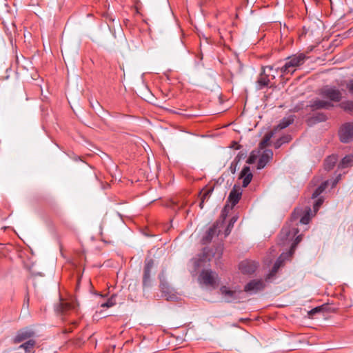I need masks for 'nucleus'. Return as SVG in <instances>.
I'll list each match as a JSON object with an SVG mask.
<instances>
[{
	"instance_id": "b1692460",
	"label": "nucleus",
	"mask_w": 353,
	"mask_h": 353,
	"mask_svg": "<svg viewBox=\"0 0 353 353\" xmlns=\"http://www.w3.org/2000/svg\"><path fill=\"white\" fill-rule=\"evenodd\" d=\"M329 181H326L321 184L312 194V199L317 198L327 187Z\"/></svg>"
},
{
	"instance_id": "6e6552de",
	"label": "nucleus",
	"mask_w": 353,
	"mask_h": 353,
	"mask_svg": "<svg viewBox=\"0 0 353 353\" xmlns=\"http://www.w3.org/2000/svg\"><path fill=\"white\" fill-rule=\"evenodd\" d=\"M340 140L343 143H349L353 140V123H346L340 129Z\"/></svg>"
},
{
	"instance_id": "2eb2a0df",
	"label": "nucleus",
	"mask_w": 353,
	"mask_h": 353,
	"mask_svg": "<svg viewBox=\"0 0 353 353\" xmlns=\"http://www.w3.org/2000/svg\"><path fill=\"white\" fill-rule=\"evenodd\" d=\"M273 158V152L270 150L267 149L265 150L263 152V154L259 157L258 164H257V169L261 170L263 169L267 163Z\"/></svg>"
},
{
	"instance_id": "c756f323",
	"label": "nucleus",
	"mask_w": 353,
	"mask_h": 353,
	"mask_svg": "<svg viewBox=\"0 0 353 353\" xmlns=\"http://www.w3.org/2000/svg\"><path fill=\"white\" fill-rule=\"evenodd\" d=\"M236 220H237V218L235 216H233L230 219V223L225 231V236H228L230 233L231 229L233 228L234 223L236 221Z\"/></svg>"
},
{
	"instance_id": "4c0bfd02",
	"label": "nucleus",
	"mask_w": 353,
	"mask_h": 353,
	"mask_svg": "<svg viewBox=\"0 0 353 353\" xmlns=\"http://www.w3.org/2000/svg\"><path fill=\"white\" fill-rule=\"evenodd\" d=\"M279 139H281V141H282V143L283 144V143H289L292 139V137L290 134H285V135L282 136L281 137H280Z\"/></svg>"
},
{
	"instance_id": "49530a36",
	"label": "nucleus",
	"mask_w": 353,
	"mask_h": 353,
	"mask_svg": "<svg viewBox=\"0 0 353 353\" xmlns=\"http://www.w3.org/2000/svg\"><path fill=\"white\" fill-rule=\"evenodd\" d=\"M204 202H205V201L201 200V202L199 203V207L201 209H203V205H204Z\"/></svg>"
},
{
	"instance_id": "cd10ccee",
	"label": "nucleus",
	"mask_w": 353,
	"mask_h": 353,
	"mask_svg": "<svg viewBox=\"0 0 353 353\" xmlns=\"http://www.w3.org/2000/svg\"><path fill=\"white\" fill-rule=\"evenodd\" d=\"M291 255H289L288 253H283L281 254V256L277 259V260L275 261L274 265L278 268L279 269L282 265V263L283 261L287 259L288 257H290Z\"/></svg>"
},
{
	"instance_id": "aec40b11",
	"label": "nucleus",
	"mask_w": 353,
	"mask_h": 353,
	"mask_svg": "<svg viewBox=\"0 0 353 353\" xmlns=\"http://www.w3.org/2000/svg\"><path fill=\"white\" fill-rule=\"evenodd\" d=\"M294 116L283 118L273 131L276 132L278 130H282L287 128L294 122Z\"/></svg>"
},
{
	"instance_id": "2f4dec72",
	"label": "nucleus",
	"mask_w": 353,
	"mask_h": 353,
	"mask_svg": "<svg viewBox=\"0 0 353 353\" xmlns=\"http://www.w3.org/2000/svg\"><path fill=\"white\" fill-rule=\"evenodd\" d=\"M301 236H298L296 238L294 242L292 243V245L290 248V250L288 252L289 255H291V256L292 255L296 245L301 241Z\"/></svg>"
},
{
	"instance_id": "e433bc0d",
	"label": "nucleus",
	"mask_w": 353,
	"mask_h": 353,
	"mask_svg": "<svg viewBox=\"0 0 353 353\" xmlns=\"http://www.w3.org/2000/svg\"><path fill=\"white\" fill-rule=\"evenodd\" d=\"M238 162L236 161L233 160V161L231 163L230 166L229 168L230 172L232 174H234L236 171Z\"/></svg>"
},
{
	"instance_id": "bb28decb",
	"label": "nucleus",
	"mask_w": 353,
	"mask_h": 353,
	"mask_svg": "<svg viewBox=\"0 0 353 353\" xmlns=\"http://www.w3.org/2000/svg\"><path fill=\"white\" fill-rule=\"evenodd\" d=\"M274 133L275 132L272 130L265 134L264 137L263 138L262 141L259 144L261 148H264L269 144V142L271 138L274 136Z\"/></svg>"
},
{
	"instance_id": "6ab92c4d",
	"label": "nucleus",
	"mask_w": 353,
	"mask_h": 353,
	"mask_svg": "<svg viewBox=\"0 0 353 353\" xmlns=\"http://www.w3.org/2000/svg\"><path fill=\"white\" fill-rule=\"evenodd\" d=\"M253 175L249 166H245L240 174V178L243 179V187L246 188L251 182Z\"/></svg>"
},
{
	"instance_id": "de8ad7c7",
	"label": "nucleus",
	"mask_w": 353,
	"mask_h": 353,
	"mask_svg": "<svg viewBox=\"0 0 353 353\" xmlns=\"http://www.w3.org/2000/svg\"><path fill=\"white\" fill-rule=\"evenodd\" d=\"M25 302L27 304V307H28V305H29V296H27L26 297Z\"/></svg>"
},
{
	"instance_id": "f8f14e48",
	"label": "nucleus",
	"mask_w": 353,
	"mask_h": 353,
	"mask_svg": "<svg viewBox=\"0 0 353 353\" xmlns=\"http://www.w3.org/2000/svg\"><path fill=\"white\" fill-rule=\"evenodd\" d=\"M265 284L262 280H252L244 287V291L250 294H255L263 290Z\"/></svg>"
},
{
	"instance_id": "9b49d317",
	"label": "nucleus",
	"mask_w": 353,
	"mask_h": 353,
	"mask_svg": "<svg viewBox=\"0 0 353 353\" xmlns=\"http://www.w3.org/2000/svg\"><path fill=\"white\" fill-rule=\"evenodd\" d=\"M333 105L330 101L314 99L310 101V104L307 105L306 108H309L311 111H316L321 109H329Z\"/></svg>"
},
{
	"instance_id": "7ed1b4c3",
	"label": "nucleus",
	"mask_w": 353,
	"mask_h": 353,
	"mask_svg": "<svg viewBox=\"0 0 353 353\" xmlns=\"http://www.w3.org/2000/svg\"><path fill=\"white\" fill-rule=\"evenodd\" d=\"M306 57L303 54H294L286 59L284 65L281 68V72L284 74H292L296 68L303 64Z\"/></svg>"
},
{
	"instance_id": "a18cd8bd",
	"label": "nucleus",
	"mask_w": 353,
	"mask_h": 353,
	"mask_svg": "<svg viewBox=\"0 0 353 353\" xmlns=\"http://www.w3.org/2000/svg\"><path fill=\"white\" fill-rule=\"evenodd\" d=\"M284 232H285L286 238H288V236H289V234H290V232H288V231H287V230L285 231V229H283V230H282V234H283Z\"/></svg>"
},
{
	"instance_id": "c03bdc74",
	"label": "nucleus",
	"mask_w": 353,
	"mask_h": 353,
	"mask_svg": "<svg viewBox=\"0 0 353 353\" xmlns=\"http://www.w3.org/2000/svg\"><path fill=\"white\" fill-rule=\"evenodd\" d=\"M341 179V174H339L336 179L334 180L332 187H334Z\"/></svg>"
},
{
	"instance_id": "58836bf2",
	"label": "nucleus",
	"mask_w": 353,
	"mask_h": 353,
	"mask_svg": "<svg viewBox=\"0 0 353 353\" xmlns=\"http://www.w3.org/2000/svg\"><path fill=\"white\" fill-rule=\"evenodd\" d=\"M279 268L276 266L273 265L272 270L270 271V274L268 275L266 279L270 280L272 277H273L276 273L277 272Z\"/></svg>"
},
{
	"instance_id": "9d476101",
	"label": "nucleus",
	"mask_w": 353,
	"mask_h": 353,
	"mask_svg": "<svg viewBox=\"0 0 353 353\" xmlns=\"http://www.w3.org/2000/svg\"><path fill=\"white\" fill-rule=\"evenodd\" d=\"M220 292L226 302H232L237 300L239 298V294L241 291H236V290H231L226 286H222L220 288Z\"/></svg>"
},
{
	"instance_id": "72a5a7b5",
	"label": "nucleus",
	"mask_w": 353,
	"mask_h": 353,
	"mask_svg": "<svg viewBox=\"0 0 353 353\" xmlns=\"http://www.w3.org/2000/svg\"><path fill=\"white\" fill-rule=\"evenodd\" d=\"M310 209H309L308 211L307 212V213L301 217L300 222L302 224H307L309 223V221L310 220Z\"/></svg>"
},
{
	"instance_id": "0eeeda50",
	"label": "nucleus",
	"mask_w": 353,
	"mask_h": 353,
	"mask_svg": "<svg viewBox=\"0 0 353 353\" xmlns=\"http://www.w3.org/2000/svg\"><path fill=\"white\" fill-rule=\"evenodd\" d=\"M218 279V274L212 270H203L199 275V280L201 283L205 285H215Z\"/></svg>"
},
{
	"instance_id": "393cba45",
	"label": "nucleus",
	"mask_w": 353,
	"mask_h": 353,
	"mask_svg": "<svg viewBox=\"0 0 353 353\" xmlns=\"http://www.w3.org/2000/svg\"><path fill=\"white\" fill-rule=\"evenodd\" d=\"M329 181H326L321 184L312 194V199L317 198L327 187Z\"/></svg>"
},
{
	"instance_id": "ea45409f",
	"label": "nucleus",
	"mask_w": 353,
	"mask_h": 353,
	"mask_svg": "<svg viewBox=\"0 0 353 353\" xmlns=\"http://www.w3.org/2000/svg\"><path fill=\"white\" fill-rule=\"evenodd\" d=\"M346 88L348 90L349 92L353 94V79L350 80L347 83Z\"/></svg>"
},
{
	"instance_id": "4468645a",
	"label": "nucleus",
	"mask_w": 353,
	"mask_h": 353,
	"mask_svg": "<svg viewBox=\"0 0 353 353\" xmlns=\"http://www.w3.org/2000/svg\"><path fill=\"white\" fill-rule=\"evenodd\" d=\"M258 263L253 261H243L239 264V270L242 273L251 274L257 269Z\"/></svg>"
},
{
	"instance_id": "c85d7f7f",
	"label": "nucleus",
	"mask_w": 353,
	"mask_h": 353,
	"mask_svg": "<svg viewBox=\"0 0 353 353\" xmlns=\"http://www.w3.org/2000/svg\"><path fill=\"white\" fill-rule=\"evenodd\" d=\"M212 191H213V189L211 188V189L206 190L204 192H200L201 200H203V201L208 200L210 198Z\"/></svg>"
},
{
	"instance_id": "f3484780",
	"label": "nucleus",
	"mask_w": 353,
	"mask_h": 353,
	"mask_svg": "<svg viewBox=\"0 0 353 353\" xmlns=\"http://www.w3.org/2000/svg\"><path fill=\"white\" fill-rule=\"evenodd\" d=\"M241 194L242 192L241 188L234 185L228 196V201L232 203V206H234L239 201Z\"/></svg>"
},
{
	"instance_id": "a19ab883",
	"label": "nucleus",
	"mask_w": 353,
	"mask_h": 353,
	"mask_svg": "<svg viewBox=\"0 0 353 353\" xmlns=\"http://www.w3.org/2000/svg\"><path fill=\"white\" fill-rule=\"evenodd\" d=\"M246 157V153L240 152L237 156L234 158V161L236 162H239L242 159H244Z\"/></svg>"
},
{
	"instance_id": "a878e982",
	"label": "nucleus",
	"mask_w": 353,
	"mask_h": 353,
	"mask_svg": "<svg viewBox=\"0 0 353 353\" xmlns=\"http://www.w3.org/2000/svg\"><path fill=\"white\" fill-rule=\"evenodd\" d=\"M329 181H326L321 184L312 194V199L317 198L327 187Z\"/></svg>"
},
{
	"instance_id": "c9c22d12",
	"label": "nucleus",
	"mask_w": 353,
	"mask_h": 353,
	"mask_svg": "<svg viewBox=\"0 0 353 353\" xmlns=\"http://www.w3.org/2000/svg\"><path fill=\"white\" fill-rule=\"evenodd\" d=\"M323 310V307L321 306V307H316L313 309H312L309 312H308V315L310 316H312L313 315L320 312L321 311H322Z\"/></svg>"
},
{
	"instance_id": "a211bd4d",
	"label": "nucleus",
	"mask_w": 353,
	"mask_h": 353,
	"mask_svg": "<svg viewBox=\"0 0 353 353\" xmlns=\"http://www.w3.org/2000/svg\"><path fill=\"white\" fill-rule=\"evenodd\" d=\"M327 117L322 112H316L312 114L306 119L307 124L309 126H312L318 123L325 121Z\"/></svg>"
},
{
	"instance_id": "20e7f679",
	"label": "nucleus",
	"mask_w": 353,
	"mask_h": 353,
	"mask_svg": "<svg viewBox=\"0 0 353 353\" xmlns=\"http://www.w3.org/2000/svg\"><path fill=\"white\" fill-rule=\"evenodd\" d=\"M154 266V261L152 259H147L145 261V266L143 269V289H148L152 287V279L151 276V270Z\"/></svg>"
},
{
	"instance_id": "dca6fc26",
	"label": "nucleus",
	"mask_w": 353,
	"mask_h": 353,
	"mask_svg": "<svg viewBox=\"0 0 353 353\" xmlns=\"http://www.w3.org/2000/svg\"><path fill=\"white\" fill-rule=\"evenodd\" d=\"M218 228L219 223L214 224L212 227H210L206 232L205 234L203 236L202 243L203 244H207L210 243L214 236L218 235Z\"/></svg>"
},
{
	"instance_id": "79ce46f5",
	"label": "nucleus",
	"mask_w": 353,
	"mask_h": 353,
	"mask_svg": "<svg viewBox=\"0 0 353 353\" xmlns=\"http://www.w3.org/2000/svg\"><path fill=\"white\" fill-rule=\"evenodd\" d=\"M265 70V73L270 72L273 70V66L272 65H267V66H263L261 68V70Z\"/></svg>"
},
{
	"instance_id": "f704fd0d",
	"label": "nucleus",
	"mask_w": 353,
	"mask_h": 353,
	"mask_svg": "<svg viewBox=\"0 0 353 353\" xmlns=\"http://www.w3.org/2000/svg\"><path fill=\"white\" fill-rule=\"evenodd\" d=\"M323 199L321 197L317 199V201L315 202V203L314 204V207H313L314 211L315 213L319 210V208L323 204Z\"/></svg>"
},
{
	"instance_id": "5701e85b",
	"label": "nucleus",
	"mask_w": 353,
	"mask_h": 353,
	"mask_svg": "<svg viewBox=\"0 0 353 353\" xmlns=\"http://www.w3.org/2000/svg\"><path fill=\"white\" fill-rule=\"evenodd\" d=\"M35 345V341L29 339L26 342L19 345V348L23 349L26 353H30Z\"/></svg>"
},
{
	"instance_id": "473e14b6",
	"label": "nucleus",
	"mask_w": 353,
	"mask_h": 353,
	"mask_svg": "<svg viewBox=\"0 0 353 353\" xmlns=\"http://www.w3.org/2000/svg\"><path fill=\"white\" fill-rule=\"evenodd\" d=\"M257 157H258L257 154H256L254 151L252 152L246 161L247 163L253 164L254 163H255V161L257 159Z\"/></svg>"
},
{
	"instance_id": "423d86ee",
	"label": "nucleus",
	"mask_w": 353,
	"mask_h": 353,
	"mask_svg": "<svg viewBox=\"0 0 353 353\" xmlns=\"http://www.w3.org/2000/svg\"><path fill=\"white\" fill-rule=\"evenodd\" d=\"M159 287L163 293V296L165 298V299L170 301H176L179 299L178 295L175 293L174 289L171 288L169 284L163 279V275H159Z\"/></svg>"
},
{
	"instance_id": "4be33fe9",
	"label": "nucleus",
	"mask_w": 353,
	"mask_h": 353,
	"mask_svg": "<svg viewBox=\"0 0 353 353\" xmlns=\"http://www.w3.org/2000/svg\"><path fill=\"white\" fill-rule=\"evenodd\" d=\"M353 164V155H347L342 159L339 165V168H346L352 166Z\"/></svg>"
},
{
	"instance_id": "f03ea898",
	"label": "nucleus",
	"mask_w": 353,
	"mask_h": 353,
	"mask_svg": "<svg viewBox=\"0 0 353 353\" xmlns=\"http://www.w3.org/2000/svg\"><path fill=\"white\" fill-rule=\"evenodd\" d=\"M79 304L75 296H70L68 299L60 298L59 303L56 305V312L62 316L68 315L70 312L77 313Z\"/></svg>"
},
{
	"instance_id": "412c9836",
	"label": "nucleus",
	"mask_w": 353,
	"mask_h": 353,
	"mask_svg": "<svg viewBox=\"0 0 353 353\" xmlns=\"http://www.w3.org/2000/svg\"><path fill=\"white\" fill-rule=\"evenodd\" d=\"M337 161V157L336 155L329 156L324 162V168L326 170H332Z\"/></svg>"
},
{
	"instance_id": "ddd939ff",
	"label": "nucleus",
	"mask_w": 353,
	"mask_h": 353,
	"mask_svg": "<svg viewBox=\"0 0 353 353\" xmlns=\"http://www.w3.org/2000/svg\"><path fill=\"white\" fill-rule=\"evenodd\" d=\"M270 77H271L272 79H274L275 78V74L265 73V70H261L256 81V88L258 90H261L269 85L270 81Z\"/></svg>"
},
{
	"instance_id": "37998d69",
	"label": "nucleus",
	"mask_w": 353,
	"mask_h": 353,
	"mask_svg": "<svg viewBox=\"0 0 353 353\" xmlns=\"http://www.w3.org/2000/svg\"><path fill=\"white\" fill-rule=\"evenodd\" d=\"M283 145L282 141L280 139H279L275 143H274V147L275 148H279Z\"/></svg>"
},
{
	"instance_id": "7c9ffc66",
	"label": "nucleus",
	"mask_w": 353,
	"mask_h": 353,
	"mask_svg": "<svg viewBox=\"0 0 353 353\" xmlns=\"http://www.w3.org/2000/svg\"><path fill=\"white\" fill-rule=\"evenodd\" d=\"M116 303L114 296H112L105 303L101 305V307H110Z\"/></svg>"
},
{
	"instance_id": "39448f33",
	"label": "nucleus",
	"mask_w": 353,
	"mask_h": 353,
	"mask_svg": "<svg viewBox=\"0 0 353 353\" xmlns=\"http://www.w3.org/2000/svg\"><path fill=\"white\" fill-rule=\"evenodd\" d=\"M320 93L331 101L339 102L342 99V93L336 87L325 86L321 90Z\"/></svg>"
},
{
	"instance_id": "1a4fd4ad",
	"label": "nucleus",
	"mask_w": 353,
	"mask_h": 353,
	"mask_svg": "<svg viewBox=\"0 0 353 353\" xmlns=\"http://www.w3.org/2000/svg\"><path fill=\"white\" fill-rule=\"evenodd\" d=\"M34 336V332L30 327H24L19 330L14 338L13 339L14 343H19L26 340L31 339Z\"/></svg>"
},
{
	"instance_id": "f257e3e1",
	"label": "nucleus",
	"mask_w": 353,
	"mask_h": 353,
	"mask_svg": "<svg viewBox=\"0 0 353 353\" xmlns=\"http://www.w3.org/2000/svg\"><path fill=\"white\" fill-rule=\"evenodd\" d=\"M223 251V248L222 245H218L213 248H205L199 258L194 261L195 268L196 269L202 266L201 263L203 262L210 261L212 259H214L216 265H220V259L222 256Z\"/></svg>"
}]
</instances>
